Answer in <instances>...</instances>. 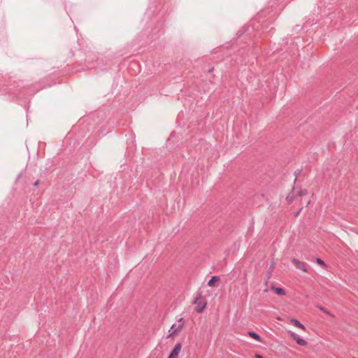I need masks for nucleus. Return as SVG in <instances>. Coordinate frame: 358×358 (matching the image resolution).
<instances>
[{
  "instance_id": "423d86ee",
  "label": "nucleus",
  "mask_w": 358,
  "mask_h": 358,
  "mask_svg": "<svg viewBox=\"0 0 358 358\" xmlns=\"http://www.w3.org/2000/svg\"><path fill=\"white\" fill-rule=\"evenodd\" d=\"M129 69H134L135 71V73L140 72V65L136 62H131L129 64Z\"/></svg>"
},
{
  "instance_id": "39448f33",
  "label": "nucleus",
  "mask_w": 358,
  "mask_h": 358,
  "mask_svg": "<svg viewBox=\"0 0 358 358\" xmlns=\"http://www.w3.org/2000/svg\"><path fill=\"white\" fill-rule=\"evenodd\" d=\"M181 344L177 343L173 350L171 351L169 358H178V356L181 350Z\"/></svg>"
},
{
  "instance_id": "f8f14e48",
  "label": "nucleus",
  "mask_w": 358,
  "mask_h": 358,
  "mask_svg": "<svg viewBox=\"0 0 358 358\" xmlns=\"http://www.w3.org/2000/svg\"><path fill=\"white\" fill-rule=\"evenodd\" d=\"M317 263L321 266H322L323 267H326V264L324 263V262L323 260H322L320 258H317V260H316Z\"/></svg>"
},
{
  "instance_id": "0eeeda50",
  "label": "nucleus",
  "mask_w": 358,
  "mask_h": 358,
  "mask_svg": "<svg viewBox=\"0 0 358 358\" xmlns=\"http://www.w3.org/2000/svg\"><path fill=\"white\" fill-rule=\"evenodd\" d=\"M290 323L293 325H294L295 327L303 330V331H306V327L303 324H302L299 320H296V319H291L290 320Z\"/></svg>"
},
{
  "instance_id": "9b49d317",
  "label": "nucleus",
  "mask_w": 358,
  "mask_h": 358,
  "mask_svg": "<svg viewBox=\"0 0 358 358\" xmlns=\"http://www.w3.org/2000/svg\"><path fill=\"white\" fill-rule=\"evenodd\" d=\"M318 308L322 310L323 313H326L327 315H331L329 313V311L326 309L324 307L322 306H318Z\"/></svg>"
},
{
  "instance_id": "7ed1b4c3",
  "label": "nucleus",
  "mask_w": 358,
  "mask_h": 358,
  "mask_svg": "<svg viewBox=\"0 0 358 358\" xmlns=\"http://www.w3.org/2000/svg\"><path fill=\"white\" fill-rule=\"evenodd\" d=\"M292 262L294 264V266L299 270L308 272L309 266L304 262L299 261L296 258H293L292 259Z\"/></svg>"
},
{
  "instance_id": "2eb2a0df",
  "label": "nucleus",
  "mask_w": 358,
  "mask_h": 358,
  "mask_svg": "<svg viewBox=\"0 0 358 358\" xmlns=\"http://www.w3.org/2000/svg\"><path fill=\"white\" fill-rule=\"evenodd\" d=\"M307 193L306 190L301 191L300 195L306 194Z\"/></svg>"
},
{
  "instance_id": "1a4fd4ad",
  "label": "nucleus",
  "mask_w": 358,
  "mask_h": 358,
  "mask_svg": "<svg viewBox=\"0 0 358 358\" xmlns=\"http://www.w3.org/2000/svg\"><path fill=\"white\" fill-rule=\"evenodd\" d=\"M248 335L251 338L255 339L256 341H261V338H260V336L257 334H256V333H255L253 331H249L248 332Z\"/></svg>"
},
{
  "instance_id": "ddd939ff",
  "label": "nucleus",
  "mask_w": 358,
  "mask_h": 358,
  "mask_svg": "<svg viewBox=\"0 0 358 358\" xmlns=\"http://www.w3.org/2000/svg\"><path fill=\"white\" fill-rule=\"evenodd\" d=\"M255 358H263V357L260 355L257 354L255 355Z\"/></svg>"
},
{
  "instance_id": "6e6552de",
  "label": "nucleus",
  "mask_w": 358,
  "mask_h": 358,
  "mask_svg": "<svg viewBox=\"0 0 358 358\" xmlns=\"http://www.w3.org/2000/svg\"><path fill=\"white\" fill-rule=\"evenodd\" d=\"M219 280L220 278L218 276H213L211 279L208 281V285L209 287H213L215 286V282L219 281Z\"/></svg>"
},
{
  "instance_id": "9d476101",
  "label": "nucleus",
  "mask_w": 358,
  "mask_h": 358,
  "mask_svg": "<svg viewBox=\"0 0 358 358\" xmlns=\"http://www.w3.org/2000/svg\"><path fill=\"white\" fill-rule=\"evenodd\" d=\"M274 292L279 295H285V291L282 288L275 287L274 288Z\"/></svg>"
},
{
  "instance_id": "4468645a",
  "label": "nucleus",
  "mask_w": 358,
  "mask_h": 358,
  "mask_svg": "<svg viewBox=\"0 0 358 358\" xmlns=\"http://www.w3.org/2000/svg\"><path fill=\"white\" fill-rule=\"evenodd\" d=\"M39 183H40V180H36V181L34 182V186H37V185H39Z\"/></svg>"
},
{
  "instance_id": "f03ea898",
  "label": "nucleus",
  "mask_w": 358,
  "mask_h": 358,
  "mask_svg": "<svg viewBox=\"0 0 358 358\" xmlns=\"http://www.w3.org/2000/svg\"><path fill=\"white\" fill-rule=\"evenodd\" d=\"M178 322L180 324H178V325L176 324H173L171 327V329L169 330V338H171V337H174L176 334H178L179 332H180V331L182 329L183 327H184V320L183 318H180L179 320H178Z\"/></svg>"
},
{
  "instance_id": "f257e3e1",
  "label": "nucleus",
  "mask_w": 358,
  "mask_h": 358,
  "mask_svg": "<svg viewBox=\"0 0 358 358\" xmlns=\"http://www.w3.org/2000/svg\"><path fill=\"white\" fill-rule=\"evenodd\" d=\"M194 303L196 305L195 310L197 313H201L206 308L207 302L201 294H198L194 299Z\"/></svg>"
},
{
  "instance_id": "20e7f679",
  "label": "nucleus",
  "mask_w": 358,
  "mask_h": 358,
  "mask_svg": "<svg viewBox=\"0 0 358 358\" xmlns=\"http://www.w3.org/2000/svg\"><path fill=\"white\" fill-rule=\"evenodd\" d=\"M289 335L290 337L296 341V343L301 345V346H306L308 345L307 341H306L304 339L300 338L296 334L292 331H288Z\"/></svg>"
}]
</instances>
